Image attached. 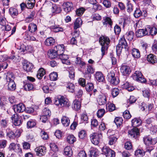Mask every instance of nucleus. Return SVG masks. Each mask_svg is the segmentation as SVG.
<instances>
[{
	"instance_id": "obj_1",
	"label": "nucleus",
	"mask_w": 157,
	"mask_h": 157,
	"mask_svg": "<svg viewBox=\"0 0 157 157\" xmlns=\"http://www.w3.org/2000/svg\"><path fill=\"white\" fill-rule=\"evenodd\" d=\"M14 77L13 73L8 72L6 75V81L8 83V90L9 91H13L16 88V84L14 80Z\"/></svg>"
},
{
	"instance_id": "obj_2",
	"label": "nucleus",
	"mask_w": 157,
	"mask_h": 157,
	"mask_svg": "<svg viewBox=\"0 0 157 157\" xmlns=\"http://www.w3.org/2000/svg\"><path fill=\"white\" fill-rule=\"evenodd\" d=\"M99 42L102 46L101 50L102 56H103L105 54L106 51L108 48L110 40L108 37L102 36L100 38Z\"/></svg>"
},
{
	"instance_id": "obj_3",
	"label": "nucleus",
	"mask_w": 157,
	"mask_h": 157,
	"mask_svg": "<svg viewBox=\"0 0 157 157\" xmlns=\"http://www.w3.org/2000/svg\"><path fill=\"white\" fill-rule=\"evenodd\" d=\"M90 138L93 144L98 145L102 139V134L101 132L98 133H93L90 135Z\"/></svg>"
},
{
	"instance_id": "obj_4",
	"label": "nucleus",
	"mask_w": 157,
	"mask_h": 157,
	"mask_svg": "<svg viewBox=\"0 0 157 157\" xmlns=\"http://www.w3.org/2000/svg\"><path fill=\"white\" fill-rule=\"evenodd\" d=\"M54 103L59 107L68 106L69 104L67 99L63 96L60 98H55L54 100Z\"/></svg>"
},
{
	"instance_id": "obj_5",
	"label": "nucleus",
	"mask_w": 157,
	"mask_h": 157,
	"mask_svg": "<svg viewBox=\"0 0 157 157\" xmlns=\"http://www.w3.org/2000/svg\"><path fill=\"white\" fill-rule=\"evenodd\" d=\"M128 45L126 40L124 38H121L119 40L118 44L116 46V52L118 56L121 52L122 49L127 48Z\"/></svg>"
},
{
	"instance_id": "obj_6",
	"label": "nucleus",
	"mask_w": 157,
	"mask_h": 157,
	"mask_svg": "<svg viewBox=\"0 0 157 157\" xmlns=\"http://www.w3.org/2000/svg\"><path fill=\"white\" fill-rule=\"evenodd\" d=\"M115 74L114 71H111L109 73L107 76L108 79L110 80V83L114 85H116L119 82V79L117 76H115Z\"/></svg>"
},
{
	"instance_id": "obj_7",
	"label": "nucleus",
	"mask_w": 157,
	"mask_h": 157,
	"mask_svg": "<svg viewBox=\"0 0 157 157\" xmlns=\"http://www.w3.org/2000/svg\"><path fill=\"white\" fill-rule=\"evenodd\" d=\"M133 79L138 82L144 83L146 82L145 79L143 76L141 72L136 71L132 75Z\"/></svg>"
},
{
	"instance_id": "obj_8",
	"label": "nucleus",
	"mask_w": 157,
	"mask_h": 157,
	"mask_svg": "<svg viewBox=\"0 0 157 157\" xmlns=\"http://www.w3.org/2000/svg\"><path fill=\"white\" fill-rule=\"evenodd\" d=\"M103 154L107 157H115V153L114 151L106 147H103L102 149Z\"/></svg>"
},
{
	"instance_id": "obj_9",
	"label": "nucleus",
	"mask_w": 157,
	"mask_h": 157,
	"mask_svg": "<svg viewBox=\"0 0 157 157\" xmlns=\"http://www.w3.org/2000/svg\"><path fill=\"white\" fill-rule=\"evenodd\" d=\"M144 141L146 145H154L157 142V138H152L149 136H145L143 138Z\"/></svg>"
},
{
	"instance_id": "obj_10",
	"label": "nucleus",
	"mask_w": 157,
	"mask_h": 157,
	"mask_svg": "<svg viewBox=\"0 0 157 157\" xmlns=\"http://www.w3.org/2000/svg\"><path fill=\"white\" fill-rule=\"evenodd\" d=\"M62 6L64 10L67 13L71 12L73 9V4L70 2H64Z\"/></svg>"
},
{
	"instance_id": "obj_11",
	"label": "nucleus",
	"mask_w": 157,
	"mask_h": 157,
	"mask_svg": "<svg viewBox=\"0 0 157 157\" xmlns=\"http://www.w3.org/2000/svg\"><path fill=\"white\" fill-rule=\"evenodd\" d=\"M13 107L14 112L17 113L22 112L26 109L25 105L22 103L15 105Z\"/></svg>"
},
{
	"instance_id": "obj_12",
	"label": "nucleus",
	"mask_w": 157,
	"mask_h": 157,
	"mask_svg": "<svg viewBox=\"0 0 157 157\" xmlns=\"http://www.w3.org/2000/svg\"><path fill=\"white\" fill-rule=\"evenodd\" d=\"M11 118L15 126L20 125L22 123V121L20 116H19L17 114L13 115Z\"/></svg>"
},
{
	"instance_id": "obj_13",
	"label": "nucleus",
	"mask_w": 157,
	"mask_h": 157,
	"mask_svg": "<svg viewBox=\"0 0 157 157\" xmlns=\"http://www.w3.org/2000/svg\"><path fill=\"white\" fill-rule=\"evenodd\" d=\"M9 148L10 150L17 153H21V149L20 148V145L19 144L12 143L10 144Z\"/></svg>"
},
{
	"instance_id": "obj_14",
	"label": "nucleus",
	"mask_w": 157,
	"mask_h": 157,
	"mask_svg": "<svg viewBox=\"0 0 157 157\" xmlns=\"http://www.w3.org/2000/svg\"><path fill=\"white\" fill-rule=\"evenodd\" d=\"M139 130L136 128H134L128 131V134L131 138H137L139 135Z\"/></svg>"
},
{
	"instance_id": "obj_15",
	"label": "nucleus",
	"mask_w": 157,
	"mask_h": 157,
	"mask_svg": "<svg viewBox=\"0 0 157 157\" xmlns=\"http://www.w3.org/2000/svg\"><path fill=\"white\" fill-rule=\"evenodd\" d=\"M46 148L44 146H40L35 149L36 155L40 156L44 155L46 152Z\"/></svg>"
},
{
	"instance_id": "obj_16",
	"label": "nucleus",
	"mask_w": 157,
	"mask_h": 157,
	"mask_svg": "<svg viewBox=\"0 0 157 157\" xmlns=\"http://www.w3.org/2000/svg\"><path fill=\"white\" fill-rule=\"evenodd\" d=\"M54 49L59 56L63 54L64 51V46L63 44L58 45L54 47Z\"/></svg>"
},
{
	"instance_id": "obj_17",
	"label": "nucleus",
	"mask_w": 157,
	"mask_h": 157,
	"mask_svg": "<svg viewBox=\"0 0 157 157\" xmlns=\"http://www.w3.org/2000/svg\"><path fill=\"white\" fill-rule=\"evenodd\" d=\"M97 101L99 105H103L105 104L106 102V96L104 94L100 95L98 97Z\"/></svg>"
},
{
	"instance_id": "obj_18",
	"label": "nucleus",
	"mask_w": 157,
	"mask_h": 157,
	"mask_svg": "<svg viewBox=\"0 0 157 157\" xmlns=\"http://www.w3.org/2000/svg\"><path fill=\"white\" fill-rule=\"evenodd\" d=\"M147 28L138 30L136 32V36L138 37H141L147 35Z\"/></svg>"
},
{
	"instance_id": "obj_19",
	"label": "nucleus",
	"mask_w": 157,
	"mask_h": 157,
	"mask_svg": "<svg viewBox=\"0 0 157 157\" xmlns=\"http://www.w3.org/2000/svg\"><path fill=\"white\" fill-rule=\"evenodd\" d=\"M121 71L124 75L129 74L131 72L129 67L127 65H123L121 68Z\"/></svg>"
},
{
	"instance_id": "obj_20",
	"label": "nucleus",
	"mask_w": 157,
	"mask_h": 157,
	"mask_svg": "<svg viewBox=\"0 0 157 157\" xmlns=\"http://www.w3.org/2000/svg\"><path fill=\"white\" fill-rule=\"evenodd\" d=\"M81 103L77 100H74L72 105V108L75 110H79L81 108Z\"/></svg>"
},
{
	"instance_id": "obj_21",
	"label": "nucleus",
	"mask_w": 157,
	"mask_h": 157,
	"mask_svg": "<svg viewBox=\"0 0 157 157\" xmlns=\"http://www.w3.org/2000/svg\"><path fill=\"white\" fill-rule=\"evenodd\" d=\"M95 78L99 82H103L105 80L104 75L101 72H97L96 73Z\"/></svg>"
},
{
	"instance_id": "obj_22",
	"label": "nucleus",
	"mask_w": 157,
	"mask_h": 157,
	"mask_svg": "<svg viewBox=\"0 0 157 157\" xmlns=\"http://www.w3.org/2000/svg\"><path fill=\"white\" fill-rule=\"evenodd\" d=\"M147 34L148 33L152 36H154L157 33V29L155 27H147Z\"/></svg>"
},
{
	"instance_id": "obj_23",
	"label": "nucleus",
	"mask_w": 157,
	"mask_h": 157,
	"mask_svg": "<svg viewBox=\"0 0 157 157\" xmlns=\"http://www.w3.org/2000/svg\"><path fill=\"white\" fill-rule=\"evenodd\" d=\"M132 123L133 127H137L141 124L142 121L139 118H135L132 120Z\"/></svg>"
},
{
	"instance_id": "obj_24",
	"label": "nucleus",
	"mask_w": 157,
	"mask_h": 157,
	"mask_svg": "<svg viewBox=\"0 0 157 157\" xmlns=\"http://www.w3.org/2000/svg\"><path fill=\"white\" fill-rule=\"evenodd\" d=\"M147 61L151 63H154L157 62L156 56L152 54L149 55L147 57Z\"/></svg>"
},
{
	"instance_id": "obj_25",
	"label": "nucleus",
	"mask_w": 157,
	"mask_h": 157,
	"mask_svg": "<svg viewBox=\"0 0 157 157\" xmlns=\"http://www.w3.org/2000/svg\"><path fill=\"white\" fill-rule=\"evenodd\" d=\"M23 68L27 72L32 71L34 68V66L32 63H29L24 65Z\"/></svg>"
},
{
	"instance_id": "obj_26",
	"label": "nucleus",
	"mask_w": 157,
	"mask_h": 157,
	"mask_svg": "<svg viewBox=\"0 0 157 157\" xmlns=\"http://www.w3.org/2000/svg\"><path fill=\"white\" fill-rule=\"evenodd\" d=\"M82 21L80 18H78L75 20L74 24V28L76 29L79 28L82 24Z\"/></svg>"
},
{
	"instance_id": "obj_27",
	"label": "nucleus",
	"mask_w": 157,
	"mask_h": 157,
	"mask_svg": "<svg viewBox=\"0 0 157 157\" xmlns=\"http://www.w3.org/2000/svg\"><path fill=\"white\" fill-rule=\"evenodd\" d=\"M143 12L144 13V16H145V13H146V11H143V12H142L139 9L136 8L134 13V16L135 17L137 18L140 17Z\"/></svg>"
},
{
	"instance_id": "obj_28",
	"label": "nucleus",
	"mask_w": 157,
	"mask_h": 157,
	"mask_svg": "<svg viewBox=\"0 0 157 157\" xmlns=\"http://www.w3.org/2000/svg\"><path fill=\"white\" fill-rule=\"evenodd\" d=\"M37 30L36 25L33 23L29 24L28 26V30L31 33H34Z\"/></svg>"
},
{
	"instance_id": "obj_29",
	"label": "nucleus",
	"mask_w": 157,
	"mask_h": 157,
	"mask_svg": "<svg viewBox=\"0 0 157 157\" xmlns=\"http://www.w3.org/2000/svg\"><path fill=\"white\" fill-rule=\"evenodd\" d=\"M61 122L64 126L67 127L69 125L70 121L68 117L64 116L61 119Z\"/></svg>"
},
{
	"instance_id": "obj_30",
	"label": "nucleus",
	"mask_w": 157,
	"mask_h": 157,
	"mask_svg": "<svg viewBox=\"0 0 157 157\" xmlns=\"http://www.w3.org/2000/svg\"><path fill=\"white\" fill-rule=\"evenodd\" d=\"M132 55L135 58H138L140 57V53L138 49L136 48H133L132 50Z\"/></svg>"
},
{
	"instance_id": "obj_31",
	"label": "nucleus",
	"mask_w": 157,
	"mask_h": 157,
	"mask_svg": "<svg viewBox=\"0 0 157 157\" xmlns=\"http://www.w3.org/2000/svg\"><path fill=\"white\" fill-rule=\"evenodd\" d=\"M45 74V72L44 69L40 68L37 71L36 77L38 79H41Z\"/></svg>"
},
{
	"instance_id": "obj_32",
	"label": "nucleus",
	"mask_w": 157,
	"mask_h": 157,
	"mask_svg": "<svg viewBox=\"0 0 157 157\" xmlns=\"http://www.w3.org/2000/svg\"><path fill=\"white\" fill-rule=\"evenodd\" d=\"M55 43L54 39L52 37L47 38L45 41V44L47 46H50L53 45Z\"/></svg>"
},
{
	"instance_id": "obj_33",
	"label": "nucleus",
	"mask_w": 157,
	"mask_h": 157,
	"mask_svg": "<svg viewBox=\"0 0 157 157\" xmlns=\"http://www.w3.org/2000/svg\"><path fill=\"white\" fill-rule=\"evenodd\" d=\"M98 154V149L96 148H92L90 151V157H97Z\"/></svg>"
},
{
	"instance_id": "obj_34",
	"label": "nucleus",
	"mask_w": 157,
	"mask_h": 157,
	"mask_svg": "<svg viewBox=\"0 0 157 157\" xmlns=\"http://www.w3.org/2000/svg\"><path fill=\"white\" fill-rule=\"evenodd\" d=\"M103 24L104 25L109 24L111 26L113 24V22L111 19L108 17H104L103 20L102 21Z\"/></svg>"
},
{
	"instance_id": "obj_35",
	"label": "nucleus",
	"mask_w": 157,
	"mask_h": 157,
	"mask_svg": "<svg viewBox=\"0 0 157 157\" xmlns=\"http://www.w3.org/2000/svg\"><path fill=\"white\" fill-rule=\"evenodd\" d=\"M78 136L79 138L81 139H85L87 136L86 131L84 130H81L78 133Z\"/></svg>"
},
{
	"instance_id": "obj_36",
	"label": "nucleus",
	"mask_w": 157,
	"mask_h": 157,
	"mask_svg": "<svg viewBox=\"0 0 157 157\" xmlns=\"http://www.w3.org/2000/svg\"><path fill=\"white\" fill-rule=\"evenodd\" d=\"M67 90L70 92L73 93L75 91V86L72 83L69 82L66 86Z\"/></svg>"
},
{
	"instance_id": "obj_37",
	"label": "nucleus",
	"mask_w": 157,
	"mask_h": 157,
	"mask_svg": "<svg viewBox=\"0 0 157 157\" xmlns=\"http://www.w3.org/2000/svg\"><path fill=\"white\" fill-rule=\"evenodd\" d=\"M48 55L49 57L51 59L55 58L58 56L57 54L54 51V49L48 51Z\"/></svg>"
},
{
	"instance_id": "obj_38",
	"label": "nucleus",
	"mask_w": 157,
	"mask_h": 157,
	"mask_svg": "<svg viewBox=\"0 0 157 157\" xmlns=\"http://www.w3.org/2000/svg\"><path fill=\"white\" fill-rule=\"evenodd\" d=\"M51 29L52 31L55 33L60 31H63V28L60 27L59 25L52 26L51 27Z\"/></svg>"
},
{
	"instance_id": "obj_39",
	"label": "nucleus",
	"mask_w": 157,
	"mask_h": 157,
	"mask_svg": "<svg viewBox=\"0 0 157 157\" xmlns=\"http://www.w3.org/2000/svg\"><path fill=\"white\" fill-rule=\"evenodd\" d=\"M52 11L53 13H59L62 10L61 8L57 6L56 4H54L52 5Z\"/></svg>"
},
{
	"instance_id": "obj_40",
	"label": "nucleus",
	"mask_w": 157,
	"mask_h": 157,
	"mask_svg": "<svg viewBox=\"0 0 157 157\" xmlns=\"http://www.w3.org/2000/svg\"><path fill=\"white\" fill-rule=\"evenodd\" d=\"M67 141L70 144H73L76 140V139L73 135H69L67 137Z\"/></svg>"
},
{
	"instance_id": "obj_41",
	"label": "nucleus",
	"mask_w": 157,
	"mask_h": 157,
	"mask_svg": "<svg viewBox=\"0 0 157 157\" xmlns=\"http://www.w3.org/2000/svg\"><path fill=\"white\" fill-rule=\"evenodd\" d=\"M64 152L65 155L69 156H71L72 154V152L71 147L69 146H67L64 149Z\"/></svg>"
},
{
	"instance_id": "obj_42",
	"label": "nucleus",
	"mask_w": 157,
	"mask_h": 157,
	"mask_svg": "<svg viewBox=\"0 0 157 157\" xmlns=\"http://www.w3.org/2000/svg\"><path fill=\"white\" fill-rule=\"evenodd\" d=\"M106 108L107 109L109 110L110 112H112L115 109V105L110 102H108L106 105Z\"/></svg>"
},
{
	"instance_id": "obj_43",
	"label": "nucleus",
	"mask_w": 157,
	"mask_h": 157,
	"mask_svg": "<svg viewBox=\"0 0 157 157\" xmlns=\"http://www.w3.org/2000/svg\"><path fill=\"white\" fill-rule=\"evenodd\" d=\"M125 36L126 38L128 40H131L133 39L134 33L132 31H129L126 33Z\"/></svg>"
},
{
	"instance_id": "obj_44",
	"label": "nucleus",
	"mask_w": 157,
	"mask_h": 157,
	"mask_svg": "<svg viewBox=\"0 0 157 157\" xmlns=\"http://www.w3.org/2000/svg\"><path fill=\"white\" fill-rule=\"evenodd\" d=\"M123 120L121 117H117L115 118L114 122L117 127H119L122 124Z\"/></svg>"
},
{
	"instance_id": "obj_45",
	"label": "nucleus",
	"mask_w": 157,
	"mask_h": 157,
	"mask_svg": "<svg viewBox=\"0 0 157 157\" xmlns=\"http://www.w3.org/2000/svg\"><path fill=\"white\" fill-rule=\"evenodd\" d=\"M69 77L71 79H73L75 77L74 69L73 67H70L68 69Z\"/></svg>"
},
{
	"instance_id": "obj_46",
	"label": "nucleus",
	"mask_w": 157,
	"mask_h": 157,
	"mask_svg": "<svg viewBox=\"0 0 157 157\" xmlns=\"http://www.w3.org/2000/svg\"><path fill=\"white\" fill-rule=\"evenodd\" d=\"M109 139V144L110 145H113L117 140V138L113 135L110 136Z\"/></svg>"
},
{
	"instance_id": "obj_47",
	"label": "nucleus",
	"mask_w": 157,
	"mask_h": 157,
	"mask_svg": "<svg viewBox=\"0 0 157 157\" xmlns=\"http://www.w3.org/2000/svg\"><path fill=\"white\" fill-rule=\"evenodd\" d=\"M50 79L52 81H56L57 79L58 74L56 72H53L51 73L49 75Z\"/></svg>"
},
{
	"instance_id": "obj_48",
	"label": "nucleus",
	"mask_w": 157,
	"mask_h": 157,
	"mask_svg": "<svg viewBox=\"0 0 157 157\" xmlns=\"http://www.w3.org/2000/svg\"><path fill=\"white\" fill-rule=\"evenodd\" d=\"M94 88V85L91 83H88L85 86L86 90L88 92L92 91L93 89Z\"/></svg>"
},
{
	"instance_id": "obj_49",
	"label": "nucleus",
	"mask_w": 157,
	"mask_h": 157,
	"mask_svg": "<svg viewBox=\"0 0 157 157\" xmlns=\"http://www.w3.org/2000/svg\"><path fill=\"white\" fill-rule=\"evenodd\" d=\"M145 152L143 150L138 149L136 150L135 152V154L137 156H142L145 154Z\"/></svg>"
},
{
	"instance_id": "obj_50",
	"label": "nucleus",
	"mask_w": 157,
	"mask_h": 157,
	"mask_svg": "<svg viewBox=\"0 0 157 157\" xmlns=\"http://www.w3.org/2000/svg\"><path fill=\"white\" fill-rule=\"evenodd\" d=\"M33 88V84L30 83H27L24 86V89L26 90L29 91L32 90Z\"/></svg>"
},
{
	"instance_id": "obj_51",
	"label": "nucleus",
	"mask_w": 157,
	"mask_h": 157,
	"mask_svg": "<svg viewBox=\"0 0 157 157\" xmlns=\"http://www.w3.org/2000/svg\"><path fill=\"white\" fill-rule=\"evenodd\" d=\"M127 11L130 13L133 10V6L131 3H130V1H127Z\"/></svg>"
},
{
	"instance_id": "obj_52",
	"label": "nucleus",
	"mask_w": 157,
	"mask_h": 157,
	"mask_svg": "<svg viewBox=\"0 0 157 157\" xmlns=\"http://www.w3.org/2000/svg\"><path fill=\"white\" fill-rule=\"evenodd\" d=\"M36 125V123L35 121L31 120L29 121L27 123V126L28 128H31L34 127Z\"/></svg>"
},
{
	"instance_id": "obj_53",
	"label": "nucleus",
	"mask_w": 157,
	"mask_h": 157,
	"mask_svg": "<svg viewBox=\"0 0 157 157\" xmlns=\"http://www.w3.org/2000/svg\"><path fill=\"white\" fill-rule=\"evenodd\" d=\"M105 113V110L104 109H99L97 113V116L98 117H102Z\"/></svg>"
},
{
	"instance_id": "obj_54",
	"label": "nucleus",
	"mask_w": 157,
	"mask_h": 157,
	"mask_svg": "<svg viewBox=\"0 0 157 157\" xmlns=\"http://www.w3.org/2000/svg\"><path fill=\"white\" fill-rule=\"evenodd\" d=\"M85 9L82 7L80 8L77 10L76 13L78 16L82 15L85 11Z\"/></svg>"
},
{
	"instance_id": "obj_55",
	"label": "nucleus",
	"mask_w": 157,
	"mask_h": 157,
	"mask_svg": "<svg viewBox=\"0 0 157 157\" xmlns=\"http://www.w3.org/2000/svg\"><path fill=\"white\" fill-rule=\"evenodd\" d=\"M94 72V70L91 66H88L85 70V73L88 74H92Z\"/></svg>"
},
{
	"instance_id": "obj_56",
	"label": "nucleus",
	"mask_w": 157,
	"mask_h": 157,
	"mask_svg": "<svg viewBox=\"0 0 157 157\" xmlns=\"http://www.w3.org/2000/svg\"><path fill=\"white\" fill-rule=\"evenodd\" d=\"M119 90L117 88H114L112 90L111 94L113 97H116L119 94Z\"/></svg>"
},
{
	"instance_id": "obj_57",
	"label": "nucleus",
	"mask_w": 157,
	"mask_h": 157,
	"mask_svg": "<svg viewBox=\"0 0 157 157\" xmlns=\"http://www.w3.org/2000/svg\"><path fill=\"white\" fill-rule=\"evenodd\" d=\"M43 115L46 116L48 117H49L51 114L50 111L48 108H44L43 111Z\"/></svg>"
},
{
	"instance_id": "obj_58",
	"label": "nucleus",
	"mask_w": 157,
	"mask_h": 157,
	"mask_svg": "<svg viewBox=\"0 0 157 157\" xmlns=\"http://www.w3.org/2000/svg\"><path fill=\"white\" fill-rule=\"evenodd\" d=\"M123 116L124 117L127 119H129L131 117L129 111L128 110H126L123 113Z\"/></svg>"
},
{
	"instance_id": "obj_59",
	"label": "nucleus",
	"mask_w": 157,
	"mask_h": 157,
	"mask_svg": "<svg viewBox=\"0 0 157 157\" xmlns=\"http://www.w3.org/2000/svg\"><path fill=\"white\" fill-rule=\"evenodd\" d=\"M81 119L82 122H85V123L88 122V117L87 114H82L81 115Z\"/></svg>"
},
{
	"instance_id": "obj_60",
	"label": "nucleus",
	"mask_w": 157,
	"mask_h": 157,
	"mask_svg": "<svg viewBox=\"0 0 157 157\" xmlns=\"http://www.w3.org/2000/svg\"><path fill=\"white\" fill-rule=\"evenodd\" d=\"M40 135L42 138L44 140H46L48 138V136L47 132L42 131L40 132Z\"/></svg>"
},
{
	"instance_id": "obj_61",
	"label": "nucleus",
	"mask_w": 157,
	"mask_h": 157,
	"mask_svg": "<svg viewBox=\"0 0 157 157\" xmlns=\"http://www.w3.org/2000/svg\"><path fill=\"white\" fill-rule=\"evenodd\" d=\"M8 120L7 119H2L1 121V125L2 127L5 128L8 125Z\"/></svg>"
},
{
	"instance_id": "obj_62",
	"label": "nucleus",
	"mask_w": 157,
	"mask_h": 157,
	"mask_svg": "<svg viewBox=\"0 0 157 157\" xmlns=\"http://www.w3.org/2000/svg\"><path fill=\"white\" fill-rule=\"evenodd\" d=\"M6 136L10 139L13 138L15 137L14 133L11 130H9L7 132Z\"/></svg>"
},
{
	"instance_id": "obj_63",
	"label": "nucleus",
	"mask_w": 157,
	"mask_h": 157,
	"mask_svg": "<svg viewBox=\"0 0 157 157\" xmlns=\"http://www.w3.org/2000/svg\"><path fill=\"white\" fill-rule=\"evenodd\" d=\"M50 147L52 150L54 151H58V147L54 143L50 144Z\"/></svg>"
},
{
	"instance_id": "obj_64",
	"label": "nucleus",
	"mask_w": 157,
	"mask_h": 157,
	"mask_svg": "<svg viewBox=\"0 0 157 157\" xmlns=\"http://www.w3.org/2000/svg\"><path fill=\"white\" fill-rule=\"evenodd\" d=\"M7 24H8V23L6 18L3 17H0V24L2 26H4Z\"/></svg>"
}]
</instances>
